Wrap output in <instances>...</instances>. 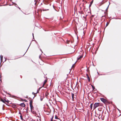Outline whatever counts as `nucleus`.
<instances>
[{"label":"nucleus","mask_w":121,"mask_h":121,"mask_svg":"<svg viewBox=\"0 0 121 121\" xmlns=\"http://www.w3.org/2000/svg\"><path fill=\"white\" fill-rule=\"evenodd\" d=\"M85 2H86V3H87V2L86 1H85Z\"/></svg>","instance_id":"obj_31"},{"label":"nucleus","mask_w":121,"mask_h":121,"mask_svg":"<svg viewBox=\"0 0 121 121\" xmlns=\"http://www.w3.org/2000/svg\"><path fill=\"white\" fill-rule=\"evenodd\" d=\"M55 119H58L59 120V121H61V120L59 119L57 117V116L56 115L55 116Z\"/></svg>","instance_id":"obj_12"},{"label":"nucleus","mask_w":121,"mask_h":121,"mask_svg":"<svg viewBox=\"0 0 121 121\" xmlns=\"http://www.w3.org/2000/svg\"><path fill=\"white\" fill-rule=\"evenodd\" d=\"M4 101H5V102H6L8 104H9V101L8 100H6L5 99H4Z\"/></svg>","instance_id":"obj_7"},{"label":"nucleus","mask_w":121,"mask_h":121,"mask_svg":"<svg viewBox=\"0 0 121 121\" xmlns=\"http://www.w3.org/2000/svg\"><path fill=\"white\" fill-rule=\"evenodd\" d=\"M93 104L92 103H91L90 105V108H91V109H92V107H93Z\"/></svg>","instance_id":"obj_14"},{"label":"nucleus","mask_w":121,"mask_h":121,"mask_svg":"<svg viewBox=\"0 0 121 121\" xmlns=\"http://www.w3.org/2000/svg\"><path fill=\"white\" fill-rule=\"evenodd\" d=\"M19 113L21 115L20 116V118H21V119L22 120H23V117H22V116L21 115V112H19Z\"/></svg>","instance_id":"obj_11"},{"label":"nucleus","mask_w":121,"mask_h":121,"mask_svg":"<svg viewBox=\"0 0 121 121\" xmlns=\"http://www.w3.org/2000/svg\"><path fill=\"white\" fill-rule=\"evenodd\" d=\"M86 76L87 78L88 81L89 82H90V79L89 77V76L88 74H86Z\"/></svg>","instance_id":"obj_4"},{"label":"nucleus","mask_w":121,"mask_h":121,"mask_svg":"<svg viewBox=\"0 0 121 121\" xmlns=\"http://www.w3.org/2000/svg\"><path fill=\"white\" fill-rule=\"evenodd\" d=\"M91 4H90L89 5V7L91 6Z\"/></svg>","instance_id":"obj_30"},{"label":"nucleus","mask_w":121,"mask_h":121,"mask_svg":"<svg viewBox=\"0 0 121 121\" xmlns=\"http://www.w3.org/2000/svg\"><path fill=\"white\" fill-rule=\"evenodd\" d=\"M82 56H81L80 57L77 58V61L79 60H80L81 59L82 57Z\"/></svg>","instance_id":"obj_9"},{"label":"nucleus","mask_w":121,"mask_h":121,"mask_svg":"<svg viewBox=\"0 0 121 121\" xmlns=\"http://www.w3.org/2000/svg\"><path fill=\"white\" fill-rule=\"evenodd\" d=\"M35 79L36 81V82H37V80H36V79H35Z\"/></svg>","instance_id":"obj_26"},{"label":"nucleus","mask_w":121,"mask_h":121,"mask_svg":"<svg viewBox=\"0 0 121 121\" xmlns=\"http://www.w3.org/2000/svg\"><path fill=\"white\" fill-rule=\"evenodd\" d=\"M48 94H48V93H47V94H46V95L47 96L48 95Z\"/></svg>","instance_id":"obj_29"},{"label":"nucleus","mask_w":121,"mask_h":121,"mask_svg":"<svg viewBox=\"0 0 121 121\" xmlns=\"http://www.w3.org/2000/svg\"><path fill=\"white\" fill-rule=\"evenodd\" d=\"M20 106L22 107H25L26 106L25 104L24 103L21 104H20Z\"/></svg>","instance_id":"obj_5"},{"label":"nucleus","mask_w":121,"mask_h":121,"mask_svg":"<svg viewBox=\"0 0 121 121\" xmlns=\"http://www.w3.org/2000/svg\"><path fill=\"white\" fill-rule=\"evenodd\" d=\"M75 63L74 64H73L72 66V68H74L75 67Z\"/></svg>","instance_id":"obj_19"},{"label":"nucleus","mask_w":121,"mask_h":121,"mask_svg":"<svg viewBox=\"0 0 121 121\" xmlns=\"http://www.w3.org/2000/svg\"><path fill=\"white\" fill-rule=\"evenodd\" d=\"M102 106V104L99 103H95L94 105L93 109H95L97 107Z\"/></svg>","instance_id":"obj_1"},{"label":"nucleus","mask_w":121,"mask_h":121,"mask_svg":"<svg viewBox=\"0 0 121 121\" xmlns=\"http://www.w3.org/2000/svg\"><path fill=\"white\" fill-rule=\"evenodd\" d=\"M33 101L32 100H30V109L31 111H32L34 107L32 105Z\"/></svg>","instance_id":"obj_2"},{"label":"nucleus","mask_w":121,"mask_h":121,"mask_svg":"<svg viewBox=\"0 0 121 121\" xmlns=\"http://www.w3.org/2000/svg\"><path fill=\"white\" fill-rule=\"evenodd\" d=\"M72 99L73 100H74V94L72 93Z\"/></svg>","instance_id":"obj_10"},{"label":"nucleus","mask_w":121,"mask_h":121,"mask_svg":"<svg viewBox=\"0 0 121 121\" xmlns=\"http://www.w3.org/2000/svg\"><path fill=\"white\" fill-rule=\"evenodd\" d=\"M91 86L92 87L93 90H94L95 89V87L93 86L92 85H91Z\"/></svg>","instance_id":"obj_18"},{"label":"nucleus","mask_w":121,"mask_h":121,"mask_svg":"<svg viewBox=\"0 0 121 121\" xmlns=\"http://www.w3.org/2000/svg\"><path fill=\"white\" fill-rule=\"evenodd\" d=\"M32 94L33 95H35V93L34 92H33L32 93Z\"/></svg>","instance_id":"obj_28"},{"label":"nucleus","mask_w":121,"mask_h":121,"mask_svg":"<svg viewBox=\"0 0 121 121\" xmlns=\"http://www.w3.org/2000/svg\"><path fill=\"white\" fill-rule=\"evenodd\" d=\"M0 58L1 60L3 58V56H0Z\"/></svg>","instance_id":"obj_24"},{"label":"nucleus","mask_w":121,"mask_h":121,"mask_svg":"<svg viewBox=\"0 0 121 121\" xmlns=\"http://www.w3.org/2000/svg\"><path fill=\"white\" fill-rule=\"evenodd\" d=\"M41 101H42V99H41Z\"/></svg>","instance_id":"obj_33"},{"label":"nucleus","mask_w":121,"mask_h":121,"mask_svg":"<svg viewBox=\"0 0 121 121\" xmlns=\"http://www.w3.org/2000/svg\"><path fill=\"white\" fill-rule=\"evenodd\" d=\"M100 100L104 103H106L107 102L106 100L103 98H101Z\"/></svg>","instance_id":"obj_3"},{"label":"nucleus","mask_w":121,"mask_h":121,"mask_svg":"<svg viewBox=\"0 0 121 121\" xmlns=\"http://www.w3.org/2000/svg\"><path fill=\"white\" fill-rule=\"evenodd\" d=\"M70 42V40H67L66 41V43L67 44H69V42Z\"/></svg>","instance_id":"obj_17"},{"label":"nucleus","mask_w":121,"mask_h":121,"mask_svg":"<svg viewBox=\"0 0 121 121\" xmlns=\"http://www.w3.org/2000/svg\"><path fill=\"white\" fill-rule=\"evenodd\" d=\"M12 107L13 108H16L17 107L16 105L14 104H12Z\"/></svg>","instance_id":"obj_8"},{"label":"nucleus","mask_w":121,"mask_h":121,"mask_svg":"<svg viewBox=\"0 0 121 121\" xmlns=\"http://www.w3.org/2000/svg\"><path fill=\"white\" fill-rule=\"evenodd\" d=\"M39 91L38 90H37V92L36 93V94L37 93H39Z\"/></svg>","instance_id":"obj_25"},{"label":"nucleus","mask_w":121,"mask_h":121,"mask_svg":"<svg viewBox=\"0 0 121 121\" xmlns=\"http://www.w3.org/2000/svg\"><path fill=\"white\" fill-rule=\"evenodd\" d=\"M42 87H40V88H39L38 89V90L39 91L40 90V89H41V88Z\"/></svg>","instance_id":"obj_21"},{"label":"nucleus","mask_w":121,"mask_h":121,"mask_svg":"<svg viewBox=\"0 0 121 121\" xmlns=\"http://www.w3.org/2000/svg\"><path fill=\"white\" fill-rule=\"evenodd\" d=\"M43 11H47V10H49V9H43Z\"/></svg>","instance_id":"obj_16"},{"label":"nucleus","mask_w":121,"mask_h":121,"mask_svg":"<svg viewBox=\"0 0 121 121\" xmlns=\"http://www.w3.org/2000/svg\"><path fill=\"white\" fill-rule=\"evenodd\" d=\"M21 100H22V101H23V100L22 99H21Z\"/></svg>","instance_id":"obj_32"},{"label":"nucleus","mask_w":121,"mask_h":121,"mask_svg":"<svg viewBox=\"0 0 121 121\" xmlns=\"http://www.w3.org/2000/svg\"><path fill=\"white\" fill-rule=\"evenodd\" d=\"M93 0H92L91 2L90 3V4H92L93 2Z\"/></svg>","instance_id":"obj_23"},{"label":"nucleus","mask_w":121,"mask_h":121,"mask_svg":"<svg viewBox=\"0 0 121 121\" xmlns=\"http://www.w3.org/2000/svg\"><path fill=\"white\" fill-rule=\"evenodd\" d=\"M82 6H83V7H85V6H84V4H83Z\"/></svg>","instance_id":"obj_27"},{"label":"nucleus","mask_w":121,"mask_h":121,"mask_svg":"<svg viewBox=\"0 0 121 121\" xmlns=\"http://www.w3.org/2000/svg\"><path fill=\"white\" fill-rule=\"evenodd\" d=\"M53 116L52 117V118L51 119V121H56L55 120H54L53 121Z\"/></svg>","instance_id":"obj_15"},{"label":"nucleus","mask_w":121,"mask_h":121,"mask_svg":"<svg viewBox=\"0 0 121 121\" xmlns=\"http://www.w3.org/2000/svg\"><path fill=\"white\" fill-rule=\"evenodd\" d=\"M47 82V80H45L44 82V83H43V85L42 87H43L44 85Z\"/></svg>","instance_id":"obj_6"},{"label":"nucleus","mask_w":121,"mask_h":121,"mask_svg":"<svg viewBox=\"0 0 121 121\" xmlns=\"http://www.w3.org/2000/svg\"><path fill=\"white\" fill-rule=\"evenodd\" d=\"M108 24H109V23L108 22H107L106 24V27L108 25Z\"/></svg>","instance_id":"obj_20"},{"label":"nucleus","mask_w":121,"mask_h":121,"mask_svg":"<svg viewBox=\"0 0 121 121\" xmlns=\"http://www.w3.org/2000/svg\"><path fill=\"white\" fill-rule=\"evenodd\" d=\"M0 101H2L4 103L6 104L5 102L4 101V100H3L2 98H1Z\"/></svg>","instance_id":"obj_13"},{"label":"nucleus","mask_w":121,"mask_h":121,"mask_svg":"<svg viewBox=\"0 0 121 121\" xmlns=\"http://www.w3.org/2000/svg\"><path fill=\"white\" fill-rule=\"evenodd\" d=\"M23 101H25V102H27V100H26V99H24V100H23Z\"/></svg>","instance_id":"obj_22"}]
</instances>
